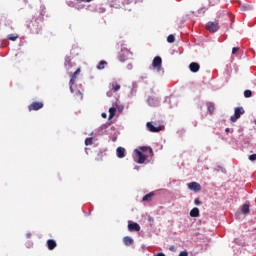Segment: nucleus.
Instances as JSON below:
<instances>
[{
	"mask_svg": "<svg viewBox=\"0 0 256 256\" xmlns=\"http://www.w3.org/2000/svg\"><path fill=\"white\" fill-rule=\"evenodd\" d=\"M115 113H117V108L111 107L109 109V117H108L109 121H111V119H113V117H115Z\"/></svg>",
	"mask_w": 256,
	"mask_h": 256,
	"instance_id": "obj_16",
	"label": "nucleus"
},
{
	"mask_svg": "<svg viewBox=\"0 0 256 256\" xmlns=\"http://www.w3.org/2000/svg\"><path fill=\"white\" fill-rule=\"evenodd\" d=\"M167 41L169 43H175V36L173 34H170L168 37H167Z\"/></svg>",
	"mask_w": 256,
	"mask_h": 256,
	"instance_id": "obj_26",
	"label": "nucleus"
},
{
	"mask_svg": "<svg viewBox=\"0 0 256 256\" xmlns=\"http://www.w3.org/2000/svg\"><path fill=\"white\" fill-rule=\"evenodd\" d=\"M47 247H48L49 251H53V249H55V247H57V242L53 239H49V240H47Z\"/></svg>",
	"mask_w": 256,
	"mask_h": 256,
	"instance_id": "obj_10",
	"label": "nucleus"
},
{
	"mask_svg": "<svg viewBox=\"0 0 256 256\" xmlns=\"http://www.w3.org/2000/svg\"><path fill=\"white\" fill-rule=\"evenodd\" d=\"M206 29L210 31V33H217V31H219V22H208Z\"/></svg>",
	"mask_w": 256,
	"mask_h": 256,
	"instance_id": "obj_3",
	"label": "nucleus"
},
{
	"mask_svg": "<svg viewBox=\"0 0 256 256\" xmlns=\"http://www.w3.org/2000/svg\"><path fill=\"white\" fill-rule=\"evenodd\" d=\"M7 39H8L9 41H17V39H19V35H18V34H9V35L7 36Z\"/></svg>",
	"mask_w": 256,
	"mask_h": 256,
	"instance_id": "obj_19",
	"label": "nucleus"
},
{
	"mask_svg": "<svg viewBox=\"0 0 256 256\" xmlns=\"http://www.w3.org/2000/svg\"><path fill=\"white\" fill-rule=\"evenodd\" d=\"M170 251H172V253H175L176 249H175V246H170Z\"/></svg>",
	"mask_w": 256,
	"mask_h": 256,
	"instance_id": "obj_35",
	"label": "nucleus"
},
{
	"mask_svg": "<svg viewBox=\"0 0 256 256\" xmlns=\"http://www.w3.org/2000/svg\"><path fill=\"white\" fill-rule=\"evenodd\" d=\"M79 73H81V68H78L70 78L69 85L71 93H75V90H73V85H75V82L77 81V75H79Z\"/></svg>",
	"mask_w": 256,
	"mask_h": 256,
	"instance_id": "obj_2",
	"label": "nucleus"
},
{
	"mask_svg": "<svg viewBox=\"0 0 256 256\" xmlns=\"http://www.w3.org/2000/svg\"><path fill=\"white\" fill-rule=\"evenodd\" d=\"M188 189H190V191H195V193H197L201 191V184L197 182H190L188 183Z\"/></svg>",
	"mask_w": 256,
	"mask_h": 256,
	"instance_id": "obj_7",
	"label": "nucleus"
},
{
	"mask_svg": "<svg viewBox=\"0 0 256 256\" xmlns=\"http://www.w3.org/2000/svg\"><path fill=\"white\" fill-rule=\"evenodd\" d=\"M136 152V157H137V163L143 164L145 163V161H147V156H145V154H143L141 151L139 150H135Z\"/></svg>",
	"mask_w": 256,
	"mask_h": 256,
	"instance_id": "obj_6",
	"label": "nucleus"
},
{
	"mask_svg": "<svg viewBox=\"0 0 256 256\" xmlns=\"http://www.w3.org/2000/svg\"><path fill=\"white\" fill-rule=\"evenodd\" d=\"M189 69L192 73H197L201 69V66L197 62H192L189 65Z\"/></svg>",
	"mask_w": 256,
	"mask_h": 256,
	"instance_id": "obj_9",
	"label": "nucleus"
},
{
	"mask_svg": "<svg viewBox=\"0 0 256 256\" xmlns=\"http://www.w3.org/2000/svg\"><path fill=\"white\" fill-rule=\"evenodd\" d=\"M122 53L124 56H120L119 60L123 63L124 61H127V56L129 55V50L122 49Z\"/></svg>",
	"mask_w": 256,
	"mask_h": 256,
	"instance_id": "obj_15",
	"label": "nucleus"
},
{
	"mask_svg": "<svg viewBox=\"0 0 256 256\" xmlns=\"http://www.w3.org/2000/svg\"><path fill=\"white\" fill-rule=\"evenodd\" d=\"M75 95L77 96V97H79V99H83V93H81V91H76L75 92Z\"/></svg>",
	"mask_w": 256,
	"mask_h": 256,
	"instance_id": "obj_28",
	"label": "nucleus"
},
{
	"mask_svg": "<svg viewBox=\"0 0 256 256\" xmlns=\"http://www.w3.org/2000/svg\"><path fill=\"white\" fill-rule=\"evenodd\" d=\"M111 7H116V8H117L118 6H117V5H115V4H112V5H111Z\"/></svg>",
	"mask_w": 256,
	"mask_h": 256,
	"instance_id": "obj_39",
	"label": "nucleus"
},
{
	"mask_svg": "<svg viewBox=\"0 0 256 256\" xmlns=\"http://www.w3.org/2000/svg\"><path fill=\"white\" fill-rule=\"evenodd\" d=\"M244 97H246V99H249V97H253V92H251V90H245Z\"/></svg>",
	"mask_w": 256,
	"mask_h": 256,
	"instance_id": "obj_24",
	"label": "nucleus"
},
{
	"mask_svg": "<svg viewBox=\"0 0 256 256\" xmlns=\"http://www.w3.org/2000/svg\"><path fill=\"white\" fill-rule=\"evenodd\" d=\"M85 145H93V138H86Z\"/></svg>",
	"mask_w": 256,
	"mask_h": 256,
	"instance_id": "obj_27",
	"label": "nucleus"
},
{
	"mask_svg": "<svg viewBox=\"0 0 256 256\" xmlns=\"http://www.w3.org/2000/svg\"><path fill=\"white\" fill-rule=\"evenodd\" d=\"M43 107H44L43 102H32L28 106V110L29 111H39V109H43Z\"/></svg>",
	"mask_w": 256,
	"mask_h": 256,
	"instance_id": "obj_5",
	"label": "nucleus"
},
{
	"mask_svg": "<svg viewBox=\"0 0 256 256\" xmlns=\"http://www.w3.org/2000/svg\"><path fill=\"white\" fill-rule=\"evenodd\" d=\"M241 11H251V9H253V7H251V5H242L240 7Z\"/></svg>",
	"mask_w": 256,
	"mask_h": 256,
	"instance_id": "obj_23",
	"label": "nucleus"
},
{
	"mask_svg": "<svg viewBox=\"0 0 256 256\" xmlns=\"http://www.w3.org/2000/svg\"><path fill=\"white\" fill-rule=\"evenodd\" d=\"M93 0H77L78 3H91Z\"/></svg>",
	"mask_w": 256,
	"mask_h": 256,
	"instance_id": "obj_30",
	"label": "nucleus"
},
{
	"mask_svg": "<svg viewBox=\"0 0 256 256\" xmlns=\"http://www.w3.org/2000/svg\"><path fill=\"white\" fill-rule=\"evenodd\" d=\"M116 153H117V158L118 159H123V157H125V148L123 147H118L116 149Z\"/></svg>",
	"mask_w": 256,
	"mask_h": 256,
	"instance_id": "obj_11",
	"label": "nucleus"
},
{
	"mask_svg": "<svg viewBox=\"0 0 256 256\" xmlns=\"http://www.w3.org/2000/svg\"><path fill=\"white\" fill-rule=\"evenodd\" d=\"M101 117H102L103 119H107V113H105V112L102 113V114H101Z\"/></svg>",
	"mask_w": 256,
	"mask_h": 256,
	"instance_id": "obj_36",
	"label": "nucleus"
},
{
	"mask_svg": "<svg viewBox=\"0 0 256 256\" xmlns=\"http://www.w3.org/2000/svg\"><path fill=\"white\" fill-rule=\"evenodd\" d=\"M140 149H141V151H149V153H151V155H153V149L151 147L143 146Z\"/></svg>",
	"mask_w": 256,
	"mask_h": 256,
	"instance_id": "obj_25",
	"label": "nucleus"
},
{
	"mask_svg": "<svg viewBox=\"0 0 256 256\" xmlns=\"http://www.w3.org/2000/svg\"><path fill=\"white\" fill-rule=\"evenodd\" d=\"M119 89H121V85H119L117 83H112V91H114V93H117V91H119Z\"/></svg>",
	"mask_w": 256,
	"mask_h": 256,
	"instance_id": "obj_22",
	"label": "nucleus"
},
{
	"mask_svg": "<svg viewBox=\"0 0 256 256\" xmlns=\"http://www.w3.org/2000/svg\"><path fill=\"white\" fill-rule=\"evenodd\" d=\"M207 109H208L210 115H213V113H215V105H213V103H208Z\"/></svg>",
	"mask_w": 256,
	"mask_h": 256,
	"instance_id": "obj_18",
	"label": "nucleus"
},
{
	"mask_svg": "<svg viewBox=\"0 0 256 256\" xmlns=\"http://www.w3.org/2000/svg\"><path fill=\"white\" fill-rule=\"evenodd\" d=\"M128 230L129 231H141V226H139V224H137V223H131V224H128Z\"/></svg>",
	"mask_w": 256,
	"mask_h": 256,
	"instance_id": "obj_12",
	"label": "nucleus"
},
{
	"mask_svg": "<svg viewBox=\"0 0 256 256\" xmlns=\"http://www.w3.org/2000/svg\"><path fill=\"white\" fill-rule=\"evenodd\" d=\"M249 161H256V154H252L248 157Z\"/></svg>",
	"mask_w": 256,
	"mask_h": 256,
	"instance_id": "obj_29",
	"label": "nucleus"
},
{
	"mask_svg": "<svg viewBox=\"0 0 256 256\" xmlns=\"http://www.w3.org/2000/svg\"><path fill=\"white\" fill-rule=\"evenodd\" d=\"M146 127H147L148 131H150V133H159V131H161V127L160 126L159 127H155L153 125V123H151V122H147L146 123Z\"/></svg>",
	"mask_w": 256,
	"mask_h": 256,
	"instance_id": "obj_8",
	"label": "nucleus"
},
{
	"mask_svg": "<svg viewBox=\"0 0 256 256\" xmlns=\"http://www.w3.org/2000/svg\"><path fill=\"white\" fill-rule=\"evenodd\" d=\"M105 65H107V61L102 60L99 62V64L97 65V69L102 70L105 69Z\"/></svg>",
	"mask_w": 256,
	"mask_h": 256,
	"instance_id": "obj_21",
	"label": "nucleus"
},
{
	"mask_svg": "<svg viewBox=\"0 0 256 256\" xmlns=\"http://www.w3.org/2000/svg\"><path fill=\"white\" fill-rule=\"evenodd\" d=\"M65 67H66L67 70H69V68L71 67V61H67L65 63Z\"/></svg>",
	"mask_w": 256,
	"mask_h": 256,
	"instance_id": "obj_32",
	"label": "nucleus"
},
{
	"mask_svg": "<svg viewBox=\"0 0 256 256\" xmlns=\"http://www.w3.org/2000/svg\"><path fill=\"white\" fill-rule=\"evenodd\" d=\"M161 65H163V60L160 56L154 57L152 61V67L156 69L157 71H161Z\"/></svg>",
	"mask_w": 256,
	"mask_h": 256,
	"instance_id": "obj_4",
	"label": "nucleus"
},
{
	"mask_svg": "<svg viewBox=\"0 0 256 256\" xmlns=\"http://www.w3.org/2000/svg\"><path fill=\"white\" fill-rule=\"evenodd\" d=\"M123 243H124V245H126V247H131V245H133L134 241H133V238L126 236L123 238Z\"/></svg>",
	"mask_w": 256,
	"mask_h": 256,
	"instance_id": "obj_13",
	"label": "nucleus"
},
{
	"mask_svg": "<svg viewBox=\"0 0 256 256\" xmlns=\"http://www.w3.org/2000/svg\"><path fill=\"white\" fill-rule=\"evenodd\" d=\"M241 115H245V109L243 107H236L234 109V115L231 116L230 120L232 123H235L237 119L241 117Z\"/></svg>",
	"mask_w": 256,
	"mask_h": 256,
	"instance_id": "obj_1",
	"label": "nucleus"
},
{
	"mask_svg": "<svg viewBox=\"0 0 256 256\" xmlns=\"http://www.w3.org/2000/svg\"><path fill=\"white\" fill-rule=\"evenodd\" d=\"M241 211H242V213H243L244 215L249 214V211H250L249 205H248V204H244V205L242 206V208H241Z\"/></svg>",
	"mask_w": 256,
	"mask_h": 256,
	"instance_id": "obj_20",
	"label": "nucleus"
},
{
	"mask_svg": "<svg viewBox=\"0 0 256 256\" xmlns=\"http://www.w3.org/2000/svg\"><path fill=\"white\" fill-rule=\"evenodd\" d=\"M225 131H226V133H229L230 129H229V128H226Z\"/></svg>",
	"mask_w": 256,
	"mask_h": 256,
	"instance_id": "obj_38",
	"label": "nucleus"
},
{
	"mask_svg": "<svg viewBox=\"0 0 256 256\" xmlns=\"http://www.w3.org/2000/svg\"><path fill=\"white\" fill-rule=\"evenodd\" d=\"M237 51H239V47L232 48V54L233 55H235V53H237Z\"/></svg>",
	"mask_w": 256,
	"mask_h": 256,
	"instance_id": "obj_33",
	"label": "nucleus"
},
{
	"mask_svg": "<svg viewBox=\"0 0 256 256\" xmlns=\"http://www.w3.org/2000/svg\"><path fill=\"white\" fill-rule=\"evenodd\" d=\"M190 217H199V208L195 207L190 211Z\"/></svg>",
	"mask_w": 256,
	"mask_h": 256,
	"instance_id": "obj_17",
	"label": "nucleus"
},
{
	"mask_svg": "<svg viewBox=\"0 0 256 256\" xmlns=\"http://www.w3.org/2000/svg\"><path fill=\"white\" fill-rule=\"evenodd\" d=\"M201 204V200H199V198H196L194 200V205H200Z\"/></svg>",
	"mask_w": 256,
	"mask_h": 256,
	"instance_id": "obj_34",
	"label": "nucleus"
},
{
	"mask_svg": "<svg viewBox=\"0 0 256 256\" xmlns=\"http://www.w3.org/2000/svg\"><path fill=\"white\" fill-rule=\"evenodd\" d=\"M153 197H155V192H150L142 198V201H146V202L153 201Z\"/></svg>",
	"mask_w": 256,
	"mask_h": 256,
	"instance_id": "obj_14",
	"label": "nucleus"
},
{
	"mask_svg": "<svg viewBox=\"0 0 256 256\" xmlns=\"http://www.w3.org/2000/svg\"><path fill=\"white\" fill-rule=\"evenodd\" d=\"M154 256H165V254H163V252H160V253H158V254H156Z\"/></svg>",
	"mask_w": 256,
	"mask_h": 256,
	"instance_id": "obj_37",
	"label": "nucleus"
},
{
	"mask_svg": "<svg viewBox=\"0 0 256 256\" xmlns=\"http://www.w3.org/2000/svg\"><path fill=\"white\" fill-rule=\"evenodd\" d=\"M179 256H189V253L187 251H182L179 253Z\"/></svg>",
	"mask_w": 256,
	"mask_h": 256,
	"instance_id": "obj_31",
	"label": "nucleus"
},
{
	"mask_svg": "<svg viewBox=\"0 0 256 256\" xmlns=\"http://www.w3.org/2000/svg\"><path fill=\"white\" fill-rule=\"evenodd\" d=\"M28 237H31V234H28Z\"/></svg>",
	"mask_w": 256,
	"mask_h": 256,
	"instance_id": "obj_40",
	"label": "nucleus"
}]
</instances>
